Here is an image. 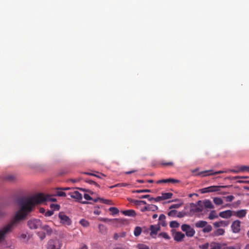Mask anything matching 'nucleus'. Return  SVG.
I'll list each match as a JSON object with an SVG mask.
<instances>
[{
    "instance_id": "nucleus-1",
    "label": "nucleus",
    "mask_w": 249,
    "mask_h": 249,
    "mask_svg": "<svg viewBox=\"0 0 249 249\" xmlns=\"http://www.w3.org/2000/svg\"><path fill=\"white\" fill-rule=\"evenodd\" d=\"M19 210L17 212L11 222L0 230V242L4 240L6 234L11 232L14 226L24 220L32 212L35 205V195L28 197L19 198L17 200Z\"/></svg>"
},
{
    "instance_id": "nucleus-2",
    "label": "nucleus",
    "mask_w": 249,
    "mask_h": 249,
    "mask_svg": "<svg viewBox=\"0 0 249 249\" xmlns=\"http://www.w3.org/2000/svg\"><path fill=\"white\" fill-rule=\"evenodd\" d=\"M197 228H203L202 231L204 233H208L212 231L213 228L211 225L208 224L206 221L200 220L195 224Z\"/></svg>"
},
{
    "instance_id": "nucleus-3",
    "label": "nucleus",
    "mask_w": 249,
    "mask_h": 249,
    "mask_svg": "<svg viewBox=\"0 0 249 249\" xmlns=\"http://www.w3.org/2000/svg\"><path fill=\"white\" fill-rule=\"evenodd\" d=\"M41 221L38 219H31L27 222V226L31 230L38 229L41 227Z\"/></svg>"
},
{
    "instance_id": "nucleus-4",
    "label": "nucleus",
    "mask_w": 249,
    "mask_h": 249,
    "mask_svg": "<svg viewBox=\"0 0 249 249\" xmlns=\"http://www.w3.org/2000/svg\"><path fill=\"white\" fill-rule=\"evenodd\" d=\"M61 246L62 244L59 240L51 239L48 242L47 249H60Z\"/></svg>"
},
{
    "instance_id": "nucleus-5",
    "label": "nucleus",
    "mask_w": 249,
    "mask_h": 249,
    "mask_svg": "<svg viewBox=\"0 0 249 249\" xmlns=\"http://www.w3.org/2000/svg\"><path fill=\"white\" fill-rule=\"evenodd\" d=\"M181 228L182 231L185 232L186 236L188 237H193L195 234L196 232L194 229L189 225L183 224Z\"/></svg>"
},
{
    "instance_id": "nucleus-6",
    "label": "nucleus",
    "mask_w": 249,
    "mask_h": 249,
    "mask_svg": "<svg viewBox=\"0 0 249 249\" xmlns=\"http://www.w3.org/2000/svg\"><path fill=\"white\" fill-rule=\"evenodd\" d=\"M224 187H225L224 186H211L201 189L200 190V192L202 194H204L207 193L217 192L220 191L221 188Z\"/></svg>"
},
{
    "instance_id": "nucleus-7",
    "label": "nucleus",
    "mask_w": 249,
    "mask_h": 249,
    "mask_svg": "<svg viewBox=\"0 0 249 249\" xmlns=\"http://www.w3.org/2000/svg\"><path fill=\"white\" fill-rule=\"evenodd\" d=\"M58 217L60 220V223L64 225L70 226L71 224V219L63 213L60 212L58 214Z\"/></svg>"
},
{
    "instance_id": "nucleus-8",
    "label": "nucleus",
    "mask_w": 249,
    "mask_h": 249,
    "mask_svg": "<svg viewBox=\"0 0 249 249\" xmlns=\"http://www.w3.org/2000/svg\"><path fill=\"white\" fill-rule=\"evenodd\" d=\"M241 221L236 220L232 222L231 225L232 231L234 233H239L241 230Z\"/></svg>"
},
{
    "instance_id": "nucleus-9",
    "label": "nucleus",
    "mask_w": 249,
    "mask_h": 249,
    "mask_svg": "<svg viewBox=\"0 0 249 249\" xmlns=\"http://www.w3.org/2000/svg\"><path fill=\"white\" fill-rule=\"evenodd\" d=\"M150 235L153 238H155L158 231L160 230V226L159 225H151L150 226Z\"/></svg>"
},
{
    "instance_id": "nucleus-10",
    "label": "nucleus",
    "mask_w": 249,
    "mask_h": 249,
    "mask_svg": "<svg viewBox=\"0 0 249 249\" xmlns=\"http://www.w3.org/2000/svg\"><path fill=\"white\" fill-rule=\"evenodd\" d=\"M247 213V210L242 209L237 211H233V215L236 216L238 218H242L246 216Z\"/></svg>"
},
{
    "instance_id": "nucleus-11",
    "label": "nucleus",
    "mask_w": 249,
    "mask_h": 249,
    "mask_svg": "<svg viewBox=\"0 0 249 249\" xmlns=\"http://www.w3.org/2000/svg\"><path fill=\"white\" fill-rule=\"evenodd\" d=\"M233 215V211L230 210L221 212L219 213V216L223 218H229Z\"/></svg>"
},
{
    "instance_id": "nucleus-12",
    "label": "nucleus",
    "mask_w": 249,
    "mask_h": 249,
    "mask_svg": "<svg viewBox=\"0 0 249 249\" xmlns=\"http://www.w3.org/2000/svg\"><path fill=\"white\" fill-rule=\"evenodd\" d=\"M180 181L178 179H174V178H167V179H163L159 180L157 181V184H160L161 183H179Z\"/></svg>"
},
{
    "instance_id": "nucleus-13",
    "label": "nucleus",
    "mask_w": 249,
    "mask_h": 249,
    "mask_svg": "<svg viewBox=\"0 0 249 249\" xmlns=\"http://www.w3.org/2000/svg\"><path fill=\"white\" fill-rule=\"evenodd\" d=\"M184 237V234L180 231L176 232L174 235V239L177 242L181 241Z\"/></svg>"
},
{
    "instance_id": "nucleus-14",
    "label": "nucleus",
    "mask_w": 249,
    "mask_h": 249,
    "mask_svg": "<svg viewBox=\"0 0 249 249\" xmlns=\"http://www.w3.org/2000/svg\"><path fill=\"white\" fill-rule=\"evenodd\" d=\"M229 222L227 221L221 220L219 222H215L213 223L214 228H217L220 227H227L229 225Z\"/></svg>"
},
{
    "instance_id": "nucleus-15",
    "label": "nucleus",
    "mask_w": 249,
    "mask_h": 249,
    "mask_svg": "<svg viewBox=\"0 0 249 249\" xmlns=\"http://www.w3.org/2000/svg\"><path fill=\"white\" fill-rule=\"evenodd\" d=\"M71 197L76 199L78 200H80L82 199V195L78 191H74L73 192H71L69 193Z\"/></svg>"
},
{
    "instance_id": "nucleus-16",
    "label": "nucleus",
    "mask_w": 249,
    "mask_h": 249,
    "mask_svg": "<svg viewBox=\"0 0 249 249\" xmlns=\"http://www.w3.org/2000/svg\"><path fill=\"white\" fill-rule=\"evenodd\" d=\"M225 232V231L224 229H218L212 233V235L213 237L223 235L224 234Z\"/></svg>"
},
{
    "instance_id": "nucleus-17",
    "label": "nucleus",
    "mask_w": 249,
    "mask_h": 249,
    "mask_svg": "<svg viewBox=\"0 0 249 249\" xmlns=\"http://www.w3.org/2000/svg\"><path fill=\"white\" fill-rule=\"evenodd\" d=\"M122 213L126 216H135L136 214V212L133 210H128L122 211Z\"/></svg>"
},
{
    "instance_id": "nucleus-18",
    "label": "nucleus",
    "mask_w": 249,
    "mask_h": 249,
    "mask_svg": "<svg viewBox=\"0 0 249 249\" xmlns=\"http://www.w3.org/2000/svg\"><path fill=\"white\" fill-rule=\"evenodd\" d=\"M225 172L224 171H218L216 172H213V170H206L203 173H208L206 175H205L204 176H210V175H217L220 174H222L225 173Z\"/></svg>"
},
{
    "instance_id": "nucleus-19",
    "label": "nucleus",
    "mask_w": 249,
    "mask_h": 249,
    "mask_svg": "<svg viewBox=\"0 0 249 249\" xmlns=\"http://www.w3.org/2000/svg\"><path fill=\"white\" fill-rule=\"evenodd\" d=\"M165 218L166 217L164 214H161L159 216V223L158 225H161L162 226L164 227L166 226V223H165Z\"/></svg>"
},
{
    "instance_id": "nucleus-20",
    "label": "nucleus",
    "mask_w": 249,
    "mask_h": 249,
    "mask_svg": "<svg viewBox=\"0 0 249 249\" xmlns=\"http://www.w3.org/2000/svg\"><path fill=\"white\" fill-rule=\"evenodd\" d=\"M41 229L46 231L48 235H51L53 230L48 225H45L41 227Z\"/></svg>"
},
{
    "instance_id": "nucleus-21",
    "label": "nucleus",
    "mask_w": 249,
    "mask_h": 249,
    "mask_svg": "<svg viewBox=\"0 0 249 249\" xmlns=\"http://www.w3.org/2000/svg\"><path fill=\"white\" fill-rule=\"evenodd\" d=\"M98 200H99L101 202L104 203V204H108V205H112V201L111 200H108V199H104V198H98L97 199H95L94 200V202H97V201Z\"/></svg>"
},
{
    "instance_id": "nucleus-22",
    "label": "nucleus",
    "mask_w": 249,
    "mask_h": 249,
    "mask_svg": "<svg viewBox=\"0 0 249 249\" xmlns=\"http://www.w3.org/2000/svg\"><path fill=\"white\" fill-rule=\"evenodd\" d=\"M159 164L162 166H172L174 165V162L172 161L166 162L165 160H160Z\"/></svg>"
},
{
    "instance_id": "nucleus-23",
    "label": "nucleus",
    "mask_w": 249,
    "mask_h": 249,
    "mask_svg": "<svg viewBox=\"0 0 249 249\" xmlns=\"http://www.w3.org/2000/svg\"><path fill=\"white\" fill-rule=\"evenodd\" d=\"M173 196V194L171 193H164L161 194V198L163 200L171 198Z\"/></svg>"
},
{
    "instance_id": "nucleus-24",
    "label": "nucleus",
    "mask_w": 249,
    "mask_h": 249,
    "mask_svg": "<svg viewBox=\"0 0 249 249\" xmlns=\"http://www.w3.org/2000/svg\"><path fill=\"white\" fill-rule=\"evenodd\" d=\"M4 179L7 181L12 182L16 179V177L13 175H7L4 177Z\"/></svg>"
},
{
    "instance_id": "nucleus-25",
    "label": "nucleus",
    "mask_w": 249,
    "mask_h": 249,
    "mask_svg": "<svg viewBox=\"0 0 249 249\" xmlns=\"http://www.w3.org/2000/svg\"><path fill=\"white\" fill-rule=\"evenodd\" d=\"M203 204L206 208L213 209V208L211 201L209 200H205L204 201Z\"/></svg>"
},
{
    "instance_id": "nucleus-26",
    "label": "nucleus",
    "mask_w": 249,
    "mask_h": 249,
    "mask_svg": "<svg viewBox=\"0 0 249 249\" xmlns=\"http://www.w3.org/2000/svg\"><path fill=\"white\" fill-rule=\"evenodd\" d=\"M218 215L216 214V211L213 210L210 212L208 218L210 220H213L214 218H218Z\"/></svg>"
},
{
    "instance_id": "nucleus-27",
    "label": "nucleus",
    "mask_w": 249,
    "mask_h": 249,
    "mask_svg": "<svg viewBox=\"0 0 249 249\" xmlns=\"http://www.w3.org/2000/svg\"><path fill=\"white\" fill-rule=\"evenodd\" d=\"M142 231V228L140 227L137 226L134 231V234L135 236H139Z\"/></svg>"
},
{
    "instance_id": "nucleus-28",
    "label": "nucleus",
    "mask_w": 249,
    "mask_h": 249,
    "mask_svg": "<svg viewBox=\"0 0 249 249\" xmlns=\"http://www.w3.org/2000/svg\"><path fill=\"white\" fill-rule=\"evenodd\" d=\"M148 211L155 212L158 209V206L153 204H147Z\"/></svg>"
},
{
    "instance_id": "nucleus-29",
    "label": "nucleus",
    "mask_w": 249,
    "mask_h": 249,
    "mask_svg": "<svg viewBox=\"0 0 249 249\" xmlns=\"http://www.w3.org/2000/svg\"><path fill=\"white\" fill-rule=\"evenodd\" d=\"M213 202L217 205H221L223 204V200L221 198L219 197H215L213 198Z\"/></svg>"
},
{
    "instance_id": "nucleus-30",
    "label": "nucleus",
    "mask_w": 249,
    "mask_h": 249,
    "mask_svg": "<svg viewBox=\"0 0 249 249\" xmlns=\"http://www.w3.org/2000/svg\"><path fill=\"white\" fill-rule=\"evenodd\" d=\"M211 249H220L221 246L219 243L213 242L211 244Z\"/></svg>"
},
{
    "instance_id": "nucleus-31",
    "label": "nucleus",
    "mask_w": 249,
    "mask_h": 249,
    "mask_svg": "<svg viewBox=\"0 0 249 249\" xmlns=\"http://www.w3.org/2000/svg\"><path fill=\"white\" fill-rule=\"evenodd\" d=\"M109 211L111 212V214L115 215L119 213V210L116 207H110Z\"/></svg>"
},
{
    "instance_id": "nucleus-32",
    "label": "nucleus",
    "mask_w": 249,
    "mask_h": 249,
    "mask_svg": "<svg viewBox=\"0 0 249 249\" xmlns=\"http://www.w3.org/2000/svg\"><path fill=\"white\" fill-rule=\"evenodd\" d=\"M56 195L59 196H66V194L65 192L62 191V190L61 189H58L56 191Z\"/></svg>"
},
{
    "instance_id": "nucleus-33",
    "label": "nucleus",
    "mask_w": 249,
    "mask_h": 249,
    "mask_svg": "<svg viewBox=\"0 0 249 249\" xmlns=\"http://www.w3.org/2000/svg\"><path fill=\"white\" fill-rule=\"evenodd\" d=\"M80 224L84 227H87L89 226V222L85 219H82L80 222Z\"/></svg>"
},
{
    "instance_id": "nucleus-34",
    "label": "nucleus",
    "mask_w": 249,
    "mask_h": 249,
    "mask_svg": "<svg viewBox=\"0 0 249 249\" xmlns=\"http://www.w3.org/2000/svg\"><path fill=\"white\" fill-rule=\"evenodd\" d=\"M179 226V223L176 221H172L170 222V227L171 228H176L178 227Z\"/></svg>"
},
{
    "instance_id": "nucleus-35",
    "label": "nucleus",
    "mask_w": 249,
    "mask_h": 249,
    "mask_svg": "<svg viewBox=\"0 0 249 249\" xmlns=\"http://www.w3.org/2000/svg\"><path fill=\"white\" fill-rule=\"evenodd\" d=\"M151 191L149 189L137 190L133 191V193H150Z\"/></svg>"
},
{
    "instance_id": "nucleus-36",
    "label": "nucleus",
    "mask_w": 249,
    "mask_h": 249,
    "mask_svg": "<svg viewBox=\"0 0 249 249\" xmlns=\"http://www.w3.org/2000/svg\"><path fill=\"white\" fill-rule=\"evenodd\" d=\"M137 247L139 249H149L148 246L143 244H139Z\"/></svg>"
},
{
    "instance_id": "nucleus-37",
    "label": "nucleus",
    "mask_w": 249,
    "mask_h": 249,
    "mask_svg": "<svg viewBox=\"0 0 249 249\" xmlns=\"http://www.w3.org/2000/svg\"><path fill=\"white\" fill-rule=\"evenodd\" d=\"M159 236L161 237L166 239H169L170 236L166 232H161L159 234Z\"/></svg>"
},
{
    "instance_id": "nucleus-38",
    "label": "nucleus",
    "mask_w": 249,
    "mask_h": 249,
    "mask_svg": "<svg viewBox=\"0 0 249 249\" xmlns=\"http://www.w3.org/2000/svg\"><path fill=\"white\" fill-rule=\"evenodd\" d=\"M50 208L53 209V211L54 210H59L60 209V206L58 204H51L50 205Z\"/></svg>"
},
{
    "instance_id": "nucleus-39",
    "label": "nucleus",
    "mask_w": 249,
    "mask_h": 249,
    "mask_svg": "<svg viewBox=\"0 0 249 249\" xmlns=\"http://www.w3.org/2000/svg\"><path fill=\"white\" fill-rule=\"evenodd\" d=\"M153 200L155 201V202H159V201H160L161 200H162V199L161 198V196H157L156 198L150 197V198H149V201H152Z\"/></svg>"
},
{
    "instance_id": "nucleus-40",
    "label": "nucleus",
    "mask_w": 249,
    "mask_h": 249,
    "mask_svg": "<svg viewBox=\"0 0 249 249\" xmlns=\"http://www.w3.org/2000/svg\"><path fill=\"white\" fill-rule=\"evenodd\" d=\"M85 182L90 184H91V185H95L96 186H97L98 187H99L100 186L96 182H95L94 181H93L92 180H90V179H86L85 180Z\"/></svg>"
},
{
    "instance_id": "nucleus-41",
    "label": "nucleus",
    "mask_w": 249,
    "mask_h": 249,
    "mask_svg": "<svg viewBox=\"0 0 249 249\" xmlns=\"http://www.w3.org/2000/svg\"><path fill=\"white\" fill-rule=\"evenodd\" d=\"M37 235L39 236L40 240L44 239L46 237V234L44 232H38L37 233Z\"/></svg>"
},
{
    "instance_id": "nucleus-42",
    "label": "nucleus",
    "mask_w": 249,
    "mask_h": 249,
    "mask_svg": "<svg viewBox=\"0 0 249 249\" xmlns=\"http://www.w3.org/2000/svg\"><path fill=\"white\" fill-rule=\"evenodd\" d=\"M195 208L194 210L195 212H201L203 210V206H195Z\"/></svg>"
},
{
    "instance_id": "nucleus-43",
    "label": "nucleus",
    "mask_w": 249,
    "mask_h": 249,
    "mask_svg": "<svg viewBox=\"0 0 249 249\" xmlns=\"http://www.w3.org/2000/svg\"><path fill=\"white\" fill-rule=\"evenodd\" d=\"M83 174H85V175H89V176H94V177H96L98 178H101V177L100 176H98V175H97L95 174H93L92 173H91V172H83Z\"/></svg>"
},
{
    "instance_id": "nucleus-44",
    "label": "nucleus",
    "mask_w": 249,
    "mask_h": 249,
    "mask_svg": "<svg viewBox=\"0 0 249 249\" xmlns=\"http://www.w3.org/2000/svg\"><path fill=\"white\" fill-rule=\"evenodd\" d=\"M182 204H174L172 205H171L169 207L170 209H178L181 206Z\"/></svg>"
},
{
    "instance_id": "nucleus-45",
    "label": "nucleus",
    "mask_w": 249,
    "mask_h": 249,
    "mask_svg": "<svg viewBox=\"0 0 249 249\" xmlns=\"http://www.w3.org/2000/svg\"><path fill=\"white\" fill-rule=\"evenodd\" d=\"M209 247V244L208 243H206L203 245L199 246V248L200 249H208Z\"/></svg>"
},
{
    "instance_id": "nucleus-46",
    "label": "nucleus",
    "mask_w": 249,
    "mask_h": 249,
    "mask_svg": "<svg viewBox=\"0 0 249 249\" xmlns=\"http://www.w3.org/2000/svg\"><path fill=\"white\" fill-rule=\"evenodd\" d=\"M177 213V211L176 210H171L168 212V215L169 216H175Z\"/></svg>"
},
{
    "instance_id": "nucleus-47",
    "label": "nucleus",
    "mask_w": 249,
    "mask_h": 249,
    "mask_svg": "<svg viewBox=\"0 0 249 249\" xmlns=\"http://www.w3.org/2000/svg\"><path fill=\"white\" fill-rule=\"evenodd\" d=\"M53 214V210H48L45 213L44 215L45 216H50L52 215Z\"/></svg>"
},
{
    "instance_id": "nucleus-48",
    "label": "nucleus",
    "mask_w": 249,
    "mask_h": 249,
    "mask_svg": "<svg viewBox=\"0 0 249 249\" xmlns=\"http://www.w3.org/2000/svg\"><path fill=\"white\" fill-rule=\"evenodd\" d=\"M240 171H247L249 172V166H242L240 167Z\"/></svg>"
},
{
    "instance_id": "nucleus-49",
    "label": "nucleus",
    "mask_w": 249,
    "mask_h": 249,
    "mask_svg": "<svg viewBox=\"0 0 249 249\" xmlns=\"http://www.w3.org/2000/svg\"><path fill=\"white\" fill-rule=\"evenodd\" d=\"M234 196H228L225 197L226 200L227 202H231L234 199Z\"/></svg>"
},
{
    "instance_id": "nucleus-50",
    "label": "nucleus",
    "mask_w": 249,
    "mask_h": 249,
    "mask_svg": "<svg viewBox=\"0 0 249 249\" xmlns=\"http://www.w3.org/2000/svg\"><path fill=\"white\" fill-rule=\"evenodd\" d=\"M185 215V212H178L177 216L178 217L181 218V217H184Z\"/></svg>"
},
{
    "instance_id": "nucleus-51",
    "label": "nucleus",
    "mask_w": 249,
    "mask_h": 249,
    "mask_svg": "<svg viewBox=\"0 0 249 249\" xmlns=\"http://www.w3.org/2000/svg\"><path fill=\"white\" fill-rule=\"evenodd\" d=\"M138 197L140 199L146 198L149 200V198H150L151 197H150V196L149 195H142L141 196H140Z\"/></svg>"
},
{
    "instance_id": "nucleus-52",
    "label": "nucleus",
    "mask_w": 249,
    "mask_h": 249,
    "mask_svg": "<svg viewBox=\"0 0 249 249\" xmlns=\"http://www.w3.org/2000/svg\"><path fill=\"white\" fill-rule=\"evenodd\" d=\"M84 197L85 198V199H86L87 200H92V198H91V197H90L89 196V195L87 194H84Z\"/></svg>"
},
{
    "instance_id": "nucleus-53",
    "label": "nucleus",
    "mask_w": 249,
    "mask_h": 249,
    "mask_svg": "<svg viewBox=\"0 0 249 249\" xmlns=\"http://www.w3.org/2000/svg\"><path fill=\"white\" fill-rule=\"evenodd\" d=\"M131 202L134 203L136 205H140V200H132Z\"/></svg>"
},
{
    "instance_id": "nucleus-54",
    "label": "nucleus",
    "mask_w": 249,
    "mask_h": 249,
    "mask_svg": "<svg viewBox=\"0 0 249 249\" xmlns=\"http://www.w3.org/2000/svg\"><path fill=\"white\" fill-rule=\"evenodd\" d=\"M126 184L124 183H122V184H117L114 186L110 187L111 188H113L114 187H124L126 186Z\"/></svg>"
},
{
    "instance_id": "nucleus-55",
    "label": "nucleus",
    "mask_w": 249,
    "mask_h": 249,
    "mask_svg": "<svg viewBox=\"0 0 249 249\" xmlns=\"http://www.w3.org/2000/svg\"><path fill=\"white\" fill-rule=\"evenodd\" d=\"M80 249H88V247L85 244H82L81 245Z\"/></svg>"
},
{
    "instance_id": "nucleus-56",
    "label": "nucleus",
    "mask_w": 249,
    "mask_h": 249,
    "mask_svg": "<svg viewBox=\"0 0 249 249\" xmlns=\"http://www.w3.org/2000/svg\"><path fill=\"white\" fill-rule=\"evenodd\" d=\"M120 237V236L118 233H116L114 234V239L115 240H117Z\"/></svg>"
},
{
    "instance_id": "nucleus-57",
    "label": "nucleus",
    "mask_w": 249,
    "mask_h": 249,
    "mask_svg": "<svg viewBox=\"0 0 249 249\" xmlns=\"http://www.w3.org/2000/svg\"><path fill=\"white\" fill-rule=\"evenodd\" d=\"M39 212L41 213H46L45 209L43 208H40L39 209Z\"/></svg>"
},
{
    "instance_id": "nucleus-58",
    "label": "nucleus",
    "mask_w": 249,
    "mask_h": 249,
    "mask_svg": "<svg viewBox=\"0 0 249 249\" xmlns=\"http://www.w3.org/2000/svg\"><path fill=\"white\" fill-rule=\"evenodd\" d=\"M119 235L121 237H124L126 235V232H122L119 234Z\"/></svg>"
},
{
    "instance_id": "nucleus-59",
    "label": "nucleus",
    "mask_w": 249,
    "mask_h": 249,
    "mask_svg": "<svg viewBox=\"0 0 249 249\" xmlns=\"http://www.w3.org/2000/svg\"><path fill=\"white\" fill-rule=\"evenodd\" d=\"M146 211H148L147 205H146L144 207L141 209V211L143 212Z\"/></svg>"
},
{
    "instance_id": "nucleus-60",
    "label": "nucleus",
    "mask_w": 249,
    "mask_h": 249,
    "mask_svg": "<svg viewBox=\"0 0 249 249\" xmlns=\"http://www.w3.org/2000/svg\"><path fill=\"white\" fill-rule=\"evenodd\" d=\"M27 237V235L25 233H22L20 235V238L22 239H25Z\"/></svg>"
},
{
    "instance_id": "nucleus-61",
    "label": "nucleus",
    "mask_w": 249,
    "mask_h": 249,
    "mask_svg": "<svg viewBox=\"0 0 249 249\" xmlns=\"http://www.w3.org/2000/svg\"><path fill=\"white\" fill-rule=\"evenodd\" d=\"M197 206H203V205H202V202L201 201L199 200L197 202Z\"/></svg>"
},
{
    "instance_id": "nucleus-62",
    "label": "nucleus",
    "mask_w": 249,
    "mask_h": 249,
    "mask_svg": "<svg viewBox=\"0 0 249 249\" xmlns=\"http://www.w3.org/2000/svg\"><path fill=\"white\" fill-rule=\"evenodd\" d=\"M142 204L147 205L146 201L144 200H140V205Z\"/></svg>"
},
{
    "instance_id": "nucleus-63",
    "label": "nucleus",
    "mask_w": 249,
    "mask_h": 249,
    "mask_svg": "<svg viewBox=\"0 0 249 249\" xmlns=\"http://www.w3.org/2000/svg\"><path fill=\"white\" fill-rule=\"evenodd\" d=\"M135 172H136L135 170H132V171H131L126 172L125 174H131V173H134Z\"/></svg>"
},
{
    "instance_id": "nucleus-64",
    "label": "nucleus",
    "mask_w": 249,
    "mask_h": 249,
    "mask_svg": "<svg viewBox=\"0 0 249 249\" xmlns=\"http://www.w3.org/2000/svg\"><path fill=\"white\" fill-rule=\"evenodd\" d=\"M102 221H104V222H108V221H110L111 220L110 219H108L107 218H103L102 219Z\"/></svg>"
}]
</instances>
